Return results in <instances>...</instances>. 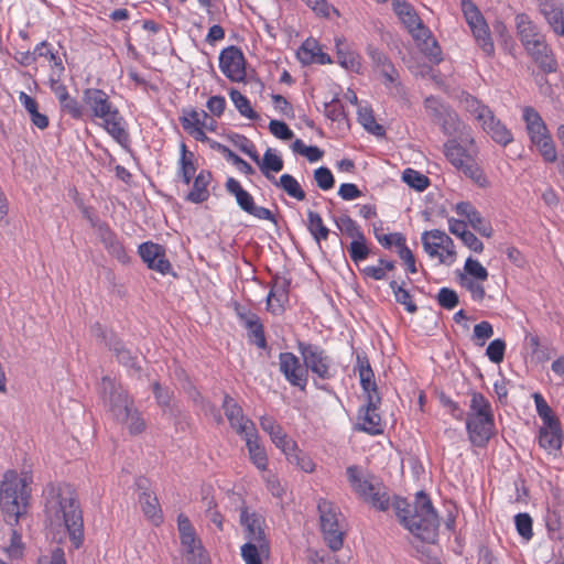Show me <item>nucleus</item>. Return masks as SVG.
Segmentation results:
<instances>
[{
  "label": "nucleus",
  "mask_w": 564,
  "mask_h": 564,
  "mask_svg": "<svg viewBox=\"0 0 564 564\" xmlns=\"http://www.w3.org/2000/svg\"><path fill=\"white\" fill-rule=\"evenodd\" d=\"M34 54H36L40 57L47 58L52 65H51V73H54L55 75H63L64 74V65L62 57L55 54L48 46L46 42H42L39 44L35 50Z\"/></svg>",
  "instance_id": "nucleus-42"
},
{
  "label": "nucleus",
  "mask_w": 564,
  "mask_h": 564,
  "mask_svg": "<svg viewBox=\"0 0 564 564\" xmlns=\"http://www.w3.org/2000/svg\"><path fill=\"white\" fill-rule=\"evenodd\" d=\"M447 239L448 236L438 229L425 231L422 235L424 250L430 257H437L441 263L446 262V258H444V253L441 252L440 249H442V246L447 241Z\"/></svg>",
  "instance_id": "nucleus-29"
},
{
  "label": "nucleus",
  "mask_w": 564,
  "mask_h": 564,
  "mask_svg": "<svg viewBox=\"0 0 564 564\" xmlns=\"http://www.w3.org/2000/svg\"><path fill=\"white\" fill-rule=\"evenodd\" d=\"M45 514L52 527L65 528L74 546H80L84 539L82 510L69 486L47 490Z\"/></svg>",
  "instance_id": "nucleus-1"
},
{
  "label": "nucleus",
  "mask_w": 564,
  "mask_h": 564,
  "mask_svg": "<svg viewBox=\"0 0 564 564\" xmlns=\"http://www.w3.org/2000/svg\"><path fill=\"white\" fill-rule=\"evenodd\" d=\"M225 186L227 192L236 197L238 206L243 212L252 215L258 219L275 221L271 210L262 206H257L254 204L253 197L241 187L237 180L229 177Z\"/></svg>",
  "instance_id": "nucleus-13"
},
{
  "label": "nucleus",
  "mask_w": 564,
  "mask_h": 564,
  "mask_svg": "<svg viewBox=\"0 0 564 564\" xmlns=\"http://www.w3.org/2000/svg\"><path fill=\"white\" fill-rule=\"evenodd\" d=\"M336 227L352 240L362 239L365 236L357 223L347 215L335 219Z\"/></svg>",
  "instance_id": "nucleus-45"
},
{
  "label": "nucleus",
  "mask_w": 564,
  "mask_h": 564,
  "mask_svg": "<svg viewBox=\"0 0 564 564\" xmlns=\"http://www.w3.org/2000/svg\"><path fill=\"white\" fill-rule=\"evenodd\" d=\"M350 486L359 496L369 501L372 507L384 511L389 508L390 497L383 484L373 476H364L357 466L347 468Z\"/></svg>",
  "instance_id": "nucleus-6"
},
{
  "label": "nucleus",
  "mask_w": 564,
  "mask_h": 564,
  "mask_svg": "<svg viewBox=\"0 0 564 564\" xmlns=\"http://www.w3.org/2000/svg\"><path fill=\"white\" fill-rule=\"evenodd\" d=\"M360 383L367 397L370 393H378L375 375L366 357H357Z\"/></svg>",
  "instance_id": "nucleus-37"
},
{
  "label": "nucleus",
  "mask_w": 564,
  "mask_h": 564,
  "mask_svg": "<svg viewBox=\"0 0 564 564\" xmlns=\"http://www.w3.org/2000/svg\"><path fill=\"white\" fill-rule=\"evenodd\" d=\"M533 398L538 414L542 419L544 425H550L554 424V422H558V420L553 415L552 409L549 406V404L540 393H534Z\"/></svg>",
  "instance_id": "nucleus-59"
},
{
  "label": "nucleus",
  "mask_w": 564,
  "mask_h": 564,
  "mask_svg": "<svg viewBox=\"0 0 564 564\" xmlns=\"http://www.w3.org/2000/svg\"><path fill=\"white\" fill-rule=\"evenodd\" d=\"M390 288L393 290V293H394V296H395V300L398 303L404 305L405 308L410 313L416 312L417 307L411 301V295L406 290H404L402 286L398 285V283L395 281L390 282Z\"/></svg>",
  "instance_id": "nucleus-61"
},
{
  "label": "nucleus",
  "mask_w": 564,
  "mask_h": 564,
  "mask_svg": "<svg viewBox=\"0 0 564 564\" xmlns=\"http://www.w3.org/2000/svg\"><path fill=\"white\" fill-rule=\"evenodd\" d=\"M458 278L459 284L470 292L471 297L474 300L481 301L485 297V289L479 283L480 281H476L475 279H471L466 274H458Z\"/></svg>",
  "instance_id": "nucleus-60"
},
{
  "label": "nucleus",
  "mask_w": 564,
  "mask_h": 564,
  "mask_svg": "<svg viewBox=\"0 0 564 564\" xmlns=\"http://www.w3.org/2000/svg\"><path fill=\"white\" fill-rule=\"evenodd\" d=\"M381 398L379 393H370L367 397V404L359 414V429L370 435H378L383 432V424L378 413Z\"/></svg>",
  "instance_id": "nucleus-15"
},
{
  "label": "nucleus",
  "mask_w": 564,
  "mask_h": 564,
  "mask_svg": "<svg viewBox=\"0 0 564 564\" xmlns=\"http://www.w3.org/2000/svg\"><path fill=\"white\" fill-rule=\"evenodd\" d=\"M402 180L410 187L416 191H424L430 184V180L427 176L412 169H406L403 172Z\"/></svg>",
  "instance_id": "nucleus-53"
},
{
  "label": "nucleus",
  "mask_w": 564,
  "mask_h": 564,
  "mask_svg": "<svg viewBox=\"0 0 564 564\" xmlns=\"http://www.w3.org/2000/svg\"><path fill=\"white\" fill-rule=\"evenodd\" d=\"M467 276L477 281L484 282L488 279L487 269L478 261L473 258H468L464 265V273Z\"/></svg>",
  "instance_id": "nucleus-55"
},
{
  "label": "nucleus",
  "mask_w": 564,
  "mask_h": 564,
  "mask_svg": "<svg viewBox=\"0 0 564 564\" xmlns=\"http://www.w3.org/2000/svg\"><path fill=\"white\" fill-rule=\"evenodd\" d=\"M436 123L441 127L444 134L458 137L464 143L474 142L467 126L458 118V115L453 109H449Z\"/></svg>",
  "instance_id": "nucleus-19"
},
{
  "label": "nucleus",
  "mask_w": 564,
  "mask_h": 564,
  "mask_svg": "<svg viewBox=\"0 0 564 564\" xmlns=\"http://www.w3.org/2000/svg\"><path fill=\"white\" fill-rule=\"evenodd\" d=\"M460 102L464 109L469 112L479 123L492 111L488 106L484 105L474 96L466 94L462 97Z\"/></svg>",
  "instance_id": "nucleus-38"
},
{
  "label": "nucleus",
  "mask_w": 564,
  "mask_h": 564,
  "mask_svg": "<svg viewBox=\"0 0 564 564\" xmlns=\"http://www.w3.org/2000/svg\"><path fill=\"white\" fill-rule=\"evenodd\" d=\"M272 183L275 186L281 187L289 196L296 198L297 200L305 199V192L302 189L299 182L292 175L283 174L281 175L279 181L274 178Z\"/></svg>",
  "instance_id": "nucleus-40"
},
{
  "label": "nucleus",
  "mask_w": 564,
  "mask_h": 564,
  "mask_svg": "<svg viewBox=\"0 0 564 564\" xmlns=\"http://www.w3.org/2000/svg\"><path fill=\"white\" fill-rule=\"evenodd\" d=\"M83 101L91 110L94 117L102 120L105 129L116 141L121 144L127 142L128 133L123 128V119L104 90L97 88L85 89Z\"/></svg>",
  "instance_id": "nucleus-4"
},
{
  "label": "nucleus",
  "mask_w": 564,
  "mask_h": 564,
  "mask_svg": "<svg viewBox=\"0 0 564 564\" xmlns=\"http://www.w3.org/2000/svg\"><path fill=\"white\" fill-rule=\"evenodd\" d=\"M358 120L362 127L375 135H383L384 129L381 124L376 122L372 110L369 108H360L358 110Z\"/></svg>",
  "instance_id": "nucleus-47"
},
{
  "label": "nucleus",
  "mask_w": 564,
  "mask_h": 564,
  "mask_svg": "<svg viewBox=\"0 0 564 564\" xmlns=\"http://www.w3.org/2000/svg\"><path fill=\"white\" fill-rule=\"evenodd\" d=\"M260 171L262 174L269 180L274 181V176L271 175L270 172H280L283 169V160L273 153L272 149H268L261 160V163L259 165Z\"/></svg>",
  "instance_id": "nucleus-39"
},
{
  "label": "nucleus",
  "mask_w": 564,
  "mask_h": 564,
  "mask_svg": "<svg viewBox=\"0 0 564 564\" xmlns=\"http://www.w3.org/2000/svg\"><path fill=\"white\" fill-rule=\"evenodd\" d=\"M139 502L144 516L155 525L162 522V510L160 508L156 496L144 490L139 498Z\"/></svg>",
  "instance_id": "nucleus-32"
},
{
  "label": "nucleus",
  "mask_w": 564,
  "mask_h": 564,
  "mask_svg": "<svg viewBox=\"0 0 564 564\" xmlns=\"http://www.w3.org/2000/svg\"><path fill=\"white\" fill-rule=\"evenodd\" d=\"M494 416L489 401L478 392L471 394L470 411L467 417Z\"/></svg>",
  "instance_id": "nucleus-44"
},
{
  "label": "nucleus",
  "mask_w": 564,
  "mask_h": 564,
  "mask_svg": "<svg viewBox=\"0 0 564 564\" xmlns=\"http://www.w3.org/2000/svg\"><path fill=\"white\" fill-rule=\"evenodd\" d=\"M424 108L426 113L432 118V120L436 123L442 117L452 109L447 105H445L440 98L430 96L424 100Z\"/></svg>",
  "instance_id": "nucleus-46"
},
{
  "label": "nucleus",
  "mask_w": 564,
  "mask_h": 564,
  "mask_svg": "<svg viewBox=\"0 0 564 564\" xmlns=\"http://www.w3.org/2000/svg\"><path fill=\"white\" fill-rule=\"evenodd\" d=\"M523 119L527 123L528 133L532 142L541 141V138L549 134L547 128L541 116L531 107L523 110Z\"/></svg>",
  "instance_id": "nucleus-30"
},
{
  "label": "nucleus",
  "mask_w": 564,
  "mask_h": 564,
  "mask_svg": "<svg viewBox=\"0 0 564 564\" xmlns=\"http://www.w3.org/2000/svg\"><path fill=\"white\" fill-rule=\"evenodd\" d=\"M177 530L187 561L191 564H203L206 560L204 547L189 519L183 513L177 516Z\"/></svg>",
  "instance_id": "nucleus-10"
},
{
  "label": "nucleus",
  "mask_w": 564,
  "mask_h": 564,
  "mask_svg": "<svg viewBox=\"0 0 564 564\" xmlns=\"http://www.w3.org/2000/svg\"><path fill=\"white\" fill-rule=\"evenodd\" d=\"M212 175L209 172L202 171L194 180L193 188L187 195V199L192 203L205 202L209 193L207 186L210 182Z\"/></svg>",
  "instance_id": "nucleus-35"
},
{
  "label": "nucleus",
  "mask_w": 564,
  "mask_h": 564,
  "mask_svg": "<svg viewBox=\"0 0 564 564\" xmlns=\"http://www.w3.org/2000/svg\"><path fill=\"white\" fill-rule=\"evenodd\" d=\"M230 98L241 116L247 117L249 119L258 118V115L252 109L250 101L238 90H231Z\"/></svg>",
  "instance_id": "nucleus-54"
},
{
  "label": "nucleus",
  "mask_w": 564,
  "mask_h": 564,
  "mask_svg": "<svg viewBox=\"0 0 564 564\" xmlns=\"http://www.w3.org/2000/svg\"><path fill=\"white\" fill-rule=\"evenodd\" d=\"M514 21L518 37L520 39L524 48L531 44H534V41L545 40V36L540 32L539 28L531 21V19L527 14H517Z\"/></svg>",
  "instance_id": "nucleus-24"
},
{
  "label": "nucleus",
  "mask_w": 564,
  "mask_h": 564,
  "mask_svg": "<svg viewBox=\"0 0 564 564\" xmlns=\"http://www.w3.org/2000/svg\"><path fill=\"white\" fill-rule=\"evenodd\" d=\"M494 335V327L489 322H480L479 324L475 325L474 327V334L473 339L475 340L476 345L484 346L486 340L492 337Z\"/></svg>",
  "instance_id": "nucleus-62"
},
{
  "label": "nucleus",
  "mask_w": 564,
  "mask_h": 564,
  "mask_svg": "<svg viewBox=\"0 0 564 564\" xmlns=\"http://www.w3.org/2000/svg\"><path fill=\"white\" fill-rule=\"evenodd\" d=\"M455 212L463 217H466L470 226L485 237H490L492 234L491 227L486 224L480 213L468 202H460L456 204Z\"/></svg>",
  "instance_id": "nucleus-27"
},
{
  "label": "nucleus",
  "mask_w": 564,
  "mask_h": 564,
  "mask_svg": "<svg viewBox=\"0 0 564 564\" xmlns=\"http://www.w3.org/2000/svg\"><path fill=\"white\" fill-rule=\"evenodd\" d=\"M241 524L246 529L248 542H254V545L265 549L269 545L264 530L262 528V519L256 513L249 514L246 509L240 514Z\"/></svg>",
  "instance_id": "nucleus-22"
},
{
  "label": "nucleus",
  "mask_w": 564,
  "mask_h": 564,
  "mask_svg": "<svg viewBox=\"0 0 564 564\" xmlns=\"http://www.w3.org/2000/svg\"><path fill=\"white\" fill-rule=\"evenodd\" d=\"M164 252V247L151 241L143 242L139 246V254L143 262L147 263L148 268L155 261V259L162 257V253Z\"/></svg>",
  "instance_id": "nucleus-48"
},
{
  "label": "nucleus",
  "mask_w": 564,
  "mask_h": 564,
  "mask_svg": "<svg viewBox=\"0 0 564 564\" xmlns=\"http://www.w3.org/2000/svg\"><path fill=\"white\" fill-rule=\"evenodd\" d=\"M480 124L484 131L490 135L496 143L506 147L513 141L511 131L496 118L492 111Z\"/></svg>",
  "instance_id": "nucleus-25"
},
{
  "label": "nucleus",
  "mask_w": 564,
  "mask_h": 564,
  "mask_svg": "<svg viewBox=\"0 0 564 564\" xmlns=\"http://www.w3.org/2000/svg\"><path fill=\"white\" fill-rule=\"evenodd\" d=\"M540 10L553 32L560 36L564 35V12L563 6L552 0H544L540 3Z\"/></svg>",
  "instance_id": "nucleus-26"
},
{
  "label": "nucleus",
  "mask_w": 564,
  "mask_h": 564,
  "mask_svg": "<svg viewBox=\"0 0 564 564\" xmlns=\"http://www.w3.org/2000/svg\"><path fill=\"white\" fill-rule=\"evenodd\" d=\"M444 155L455 169L474 181L477 185L480 187L488 185V180L482 170L455 138L444 143Z\"/></svg>",
  "instance_id": "nucleus-7"
},
{
  "label": "nucleus",
  "mask_w": 564,
  "mask_h": 564,
  "mask_svg": "<svg viewBox=\"0 0 564 564\" xmlns=\"http://www.w3.org/2000/svg\"><path fill=\"white\" fill-rule=\"evenodd\" d=\"M546 162H555L557 159L556 149L550 134L541 138V141L532 142Z\"/></svg>",
  "instance_id": "nucleus-58"
},
{
  "label": "nucleus",
  "mask_w": 564,
  "mask_h": 564,
  "mask_svg": "<svg viewBox=\"0 0 564 564\" xmlns=\"http://www.w3.org/2000/svg\"><path fill=\"white\" fill-rule=\"evenodd\" d=\"M223 409L231 427L239 435L247 436L256 432L253 422L243 414L241 406L229 394L224 397Z\"/></svg>",
  "instance_id": "nucleus-16"
},
{
  "label": "nucleus",
  "mask_w": 564,
  "mask_h": 564,
  "mask_svg": "<svg viewBox=\"0 0 564 564\" xmlns=\"http://www.w3.org/2000/svg\"><path fill=\"white\" fill-rule=\"evenodd\" d=\"M207 119H209V117L204 110H191L181 119V121L184 130L186 131L193 128L206 127Z\"/></svg>",
  "instance_id": "nucleus-56"
},
{
  "label": "nucleus",
  "mask_w": 564,
  "mask_h": 564,
  "mask_svg": "<svg viewBox=\"0 0 564 564\" xmlns=\"http://www.w3.org/2000/svg\"><path fill=\"white\" fill-rule=\"evenodd\" d=\"M348 252L350 259L356 263L367 259L370 250L367 246L366 237L364 236L362 239L352 240L348 247Z\"/></svg>",
  "instance_id": "nucleus-57"
},
{
  "label": "nucleus",
  "mask_w": 564,
  "mask_h": 564,
  "mask_svg": "<svg viewBox=\"0 0 564 564\" xmlns=\"http://www.w3.org/2000/svg\"><path fill=\"white\" fill-rule=\"evenodd\" d=\"M307 229L317 243L328 238L329 229L324 226L321 215L313 210L307 212Z\"/></svg>",
  "instance_id": "nucleus-41"
},
{
  "label": "nucleus",
  "mask_w": 564,
  "mask_h": 564,
  "mask_svg": "<svg viewBox=\"0 0 564 564\" xmlns=\"http://www.w3.org/2000/svg\"><path fill=\"white\" fill-rule=\"evenodd\" d=\"M280 371L285 379L294 387L305 390L307 383V370L300 364L299 358L292 352L279 355Z\"/></svg>",
  "instance_id": "nucleus-17"
},
{
  "label": "nucleus",
  "mask_w": 564,
  "mask_h": 564,
  "mask_svg": "<svg viewBox=\"0 0 564 564\" xmlns=\"http://www.w3.org/2000/svg\"><path fill=\"white\" fill-rule=\"evenodd\" d=\"M392 4L394 12L414 39L421 40L427 36V29L423 26L420 18L410 3L403 0H393Z\"/></svg>",
  "instance_id": "nucleus-18"
},
{
  "label": "nucleus",
  "mask_w": 564,
  "mask_h": 564,
  "mask_svg": "<svg viewBox=\"0 0 564 564\" xmlns=\"http://www.w3.org/2000/svg\"><path fill=\"white\" fill-rule=\"evenodd\" d=\"M98 237L108 249V251L120 261H124L127 258L126 251L122 245L117 239L116 234L105 224H100L97 227Z\"/></svg>",
  "instance_id": "nucleus-31"
},
{
  "label": "nucleus",
  "mask_w": 564,
  "mask_h": 564,
  "mask_svg": "<svg viewBox=\"0 0 564 564\" xmlns=\"http://www.w3.org/2000/svg\"><path fill=\"white\" fill-rule=\"evenodd\" d=\"M214 149H217L220 151L228 160H230L235 165L239 167L241 172H243L247 175H251L254 173L253 167L242 160L239 155H237L235 152H232L228 147L215 142L213 145Z\"/></svg>",
  "instance_id": "nucleus-52"
},
{
  "label": "nucleus",
  "mask_w": 564,
  "mask_h": 564,
  "mask_svg": "<svg viewBox=\"0 0 564 564\" xmlns=\"http://www.w3.org/2000/svg\"><path fill=\"white\" fill-rule=\"evenodd\" d=\"M299 350L303 357L306 370L310 369L319 379L327 380L333 377L332 359L317 345L299 343Z\"/></svg>",
  "instance_id": "nucleus-11"
},
{
  "label": "nucleus",
  "mask_w": 564,
  "mask_h": 564,
  "mask_svg": "<svg viewBox=\"0 0 564 564\" xmlns=\"http://www.w3.org/2000/svg\"><path fill=\"white\" fill-rule=\"evenodd\" d=\"M32 477L28 473L19 475L15 470H8L0 485V506L6 522L15 525L29 507L31 498Z\"/></svg>",
  "instance_id": "nucleus-3"
},
{
  "label": "nucleus",
  "mask_w": 564,
  "mask_h": 564,
  "mask_svg": "<svg viewBox=\"0 0 564 564\" xmlns=\"http://www.w3.org/2000/svg\"><path fill=\"white\" fill-rule=\"evenodd\" d=\"M269 553V545L265 549L254 545V542H247L241 547V556L246 564H262L261 555Z\"/></svg>",
  "instance_id": "nucleus-50"
},
{
  "label": "nucleus",
  "mask_w": 564,
  "mask_h": 564,
  "mask_svg": "<svg viewBox=\"0 0 564 564\" xmlns=\"http://www.w3.org/2000/svg\"><path fill=\"white\" fill-rule=\"evenodd\" d=\"M412 509L413 514L408 522L409 531L422 541L433 542L436 538L438 518L425 492L416 494Z\"/></svg>",
  "instance_id": "nucleus-5"
},
{
  "label": "nucleus",
  "mask_w": 564,
  "mask_h": 564,
  "mask_svg": "<svg viewBox=\"0 0 564 564\" xmlns=\"http://www.w3.org/2000/svg\"><path fill=\"white\" fill-rule=\"evenodd\" d=\"M315 46L310 41H306L303 46L302 51L299 53L300 58L303 63H312L317 62L319 64H327L330 63V58L327 54L322 53L318 50V53L314 52Z\"/></svg>",
  "instance_id": "nucleus-51"
},
{
  "label": "nucleus",
  "mask_w": 564,
  "mask_h": 564,
  "mask_svg": "<svg viewBox=\"0 0 564 564\" xmlns=\"http://www.w3.org/2000/svg\"><path fill=\"white\" fill-rule=\"evenodd\" d=\"M563 434L561 431L560 422L554 424L544 425L540 429L539 444L547 453L556 452L561 448Z\"/></svg>",
  "instance_id": "nucleus-28"
},
{
  "label": "nucleus",
  "mask_w": 564,
  "mask_h": 564,
  "mask_svg": "<svg viewBox=\"0 0 564 564\" xmlns=\"http://www.w3.org/2000/svg\"><path fill=\"white\" fill-rule=\"evenodd\" d=\"M219 67L231 82L239 83L246 78V59L242 51L235 45H230L220 52Z\"/></svg>",
  "instance_id": "nucleus-14"
},
{
  "label": "nucleus",
  "mask_w": 564,
  "mask_h": 564,
  "mask_svg": "<svg viewBox=\"0 0 564 564\" xmlns=\"http://www.w3.org/2000/svg\"><path fill=\"white\" fill-rule=\"evenodd\" d=\"M534 44L525 47L528 54L533 58L538 66L545 73L556 70V61L553 56L552 50L549 47L545 40L534 41Z\"/></svg>",
  "instance_id": "nucleus-23"
},
{
  "label": "nucleus",
  "mask_w": 564,
  "mask_h": 564,
  "mask_svg": "<svg viewBox=\"0 0 564 564\" xmlns=\"http://www.w3.org/2000/svg\"><path fill=\"white\" fill-rule=\"evenodd\" d=\"M290 281L284 276H274L271 290L267 297L268 310L274 314L284 310L289 301Z\"/></svg>",
  "instance_id": "nucleus-21"
},
{
  "label": "nucleus",
  "mask_w": 564,
  "mask_h": 564,
  "mask_svg": "<svg viewBox=\"0 0 564 564\" xmlns=\"http://www.w3.org/2000/svg\"><path fill=\"white\" fill-rule=\"evenodd\" d=\"M368 54L380 74L384 77V85L389 89L390 94L400 99H405L406 93L404 87L398 82L399 74L394 68L393 64L388 57L378 48L368 47Z\"/></svg>",
  "instance_id": "nucleus-12"
},
{
  "label": "nucleus",
  "mask_w": 564,
  "mask_h": 564,
  "mask_svg": "<svg viewBox=\"0 0 564 564\" xmlns=\"http://www.w3.org/2000/svg\"><path fill=\"white\" fill-rule=\"evenodd\" d=\"M466 426L470 441L477 446H482L490 438L494 427V416L467 417Z\"/></svg>",
  "instance_id": "nucleus-20"
},
{
  "label": "nucleus",
  "mask_w": 564,
  "mask_h": 564,
  "mask_svg": "<svg viewBox=\"0 0 564 564\" xmlns=\"http://www.w3.org/2000/svg\"><path fill=\"white\" fill-rule=\"evenodd\" d=\"M109 348L115 352L119 362H121L122 365H124L127 367H131V368L137 367V362H135L137 357L133 356L131 354V351L128 350L122 345V343L120 340H118L117 338H111V340L109 343Z\"/></svg>",
  "instance_id": "nucleus-49"
},
{
  "label": "nucleus",
  "mask_w": 564,
  "mask_h": 564,
  "mask_svg": "<svg viewBox=\"0 0 564 564\" xmlns=\"http://www.w3.org/2000/svg\"><path fill=\"white\" fill-rule=\"evenodd\" d=\"M245 438L252 462L259 469H265L267 455L264 449L258 444L256 432H252L251 435L245 436Z\"/></svg>",
  "instance_id": "nucleus-43"
},
{
  "label": "nucleus",
  "mask_w": 564,
  "mask_h": 564,
  "mask_svg": "<svg viewBox=\"0 0 564 564\" xmlns=\"http://www.w3.org/2000/svg\"><path fill=\"white\" fill-rule=\"evenodd\" d=\"M240 318L243 321L245 326L248 329L251 343L257 345L259 348H265L267 340L260 318L256 314H240Z\"/></svg>",
  "instance_id": "nucleus-33"
},
{
  "label": "nucleus",
  "mask_w": 564,
  "mask_h": 564,
  "mask_svg": "<svg viewBox=\"0 0 564 564\" xmlns=\"http://www.w3.org/2000/svg\"><path fill=\"white\" fill-rule=\"evenodd\" d=\"M314 180L317 186L323 191H328L334 186L335 180L328 167L321 166L314 171Z\"/></svg>",
  "instance_id": "nucleus-64"
},
{
  "label": "nucleus",
  "mask_w": 564,
  "mask_h": 564,
  "mask_svg": "<svg viewBox=\"0 0 564 564\" xmlns=\"http://www.w3.org/2000/svg\"><path fill=\"white\" fill-rule=\"evenodd\" d=\"M19 100L24 106L25 110L29 112L31 121L35 127H37L41 130L47 128L48 118L44 113L39 112L37 102L34 98L21 91L19 95Z\"/></svg>",
  "instance_id": "nucleus-36"
},
{
  "label": "nucleus",
  "mask_w": 564,
  "mask_h": 564,
  "mask_svg": "<svg viewBox=\"0 0 564 564\" xmlns=\"http://www.w3.org/2000/svg\"><path fill=\"white\" fill-rule=\"evenodd\" d=\"M462 10L479 47L487 56L494 55L495 46L489 28L478 8L470 0H462Z\"/></svg>",
  "instance_id": "nucleus-9"
},
{
  "label": "nucleus",
  "mask_w": 564,
  "mask_h": 564,
  "mask_svg": "<svg viewBox=\"0 0 564 564\" xmlns=\"http://www.w3.org/2000/svg\"><path fill=\"white\" fill-rule=\"evenodd\" d=\"M516 528L518 533L527 541H529L532 535V519L528 513H518L514 518Z\"/></svg>",
  "instance_id": "nucleus-63"
},
{
  "label": "nucleus",
  "mask_w": 564,
  "mask_h": 564,
  "mask_svg": "<svg viewBox=\"0 0 564 564\" xmlns=\"http://www.w3.org/2000/svg\"><path fill=\"white\" fill-rule=\"evenodd\" d=\"M317 509L325 542L333 551L339 550L343 546L345 534L339 509L326 499L318 501Z\"/></svg>",
  "instance_id": "nucleus-8"
},
{
  "label": "nucleus",
  "mask_w": 564,
  "mask_h": 564,
  "mask_svg": "<svg viewBox=\"0 0 564 564\" xmlns=\"http://www.w3.org/2000/svg\"><path fill=\"white\" fill-rule=\"evenodd\" d=\"M100 391L107 411L113 420L124 425L130 434H140L145 430V421L135 408L132 397L120 383L104 377Z\"/></svg>",
  "instance_id": "nucleus-2"
},
{
  "label": "nucleus",
  "mask_w": 564,
  "mask_h": 564,
  "mask_svg": "<svg viewBox=\"0 0 564 564\" xmlns=\"http://www.w3.org/2000/svg\"><path fill=\"white\" fill-rule=\"evenodd\" d=\"M337 61L340 66L355 73H360L361 63L359 55L349 51L344 40H336Z\"/></svg>",
  "instance_id": "nucleus-34"
}]
</instances>
